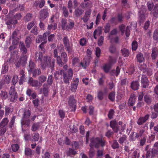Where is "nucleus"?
<instances>
[{"label":"nucleus","mask_w":158,"mask_h":158,"mask_svg":"<svg viewBox=\"0 0 158 158\" xmlns=\"http://www.w3.org/2000/svg\"><path fill=\"white\" fill-rule=\"evenodd\" d=\"M139 22L140 23L143 22L145 20V16L142 11H139Z\"/></svg>","instance_id":"72a5a7b5"},{"label":"nucleus","mask_w":158,"mask_h":158,"mask_svg":"<svg viewBox=\"0 0 158 158\" xmlns=\"http://www.w3.org/2000/svg\"><path fill=\"white\" fill-rule=\"evenodd\" d=\"M48 16V12L47 9H43L40 11L39 18L40 21H43Z\"/></svg>","instance_id":"f8f14e48"},{"label":"nucleus","mask_w":158,"mask_h":158,"mask_svg":"<svg viewBox=\"0 0 158 158\" xmlns=\"http://www.w3.org/2000/svg\"><path fill=\"white\" fill-rule=\"evenodd\" d=\"M121 52L123 56L125 57H128L129 55V51L126 48H124L122 49Z\"/></svg>","instance_id":"e433bc0d"},{"label":"nucleus","mask_w":158,"mask_h":158,"mask_svg":"<svg viewBox=\"0 0 158 158\" xmlns=\"http://www.w3.org/2000/svg\"><path fill=\"white\" fill-rule=\"evenodd\" d=\"M19 48L23 54H25L27 52V49L25 47L24 44L23 42H20Z\"/></svg>","instance_id":"412c9836"},{"label":"nucleus","mask_w":158,"mask_h":158,"mask_svg":"<svg viewBox=\"0 0 158 158\" xmlns=\"http://www.w3.org/2000/svg\"><path fill=\"white\" fill-rule=\"evenodd\" d=\"M31 122V120L30 118L22 119L21 120V124L22 130H23V127L24 125H26L27 127L30 126Z\"/></svg>","instance_id":"a211bd4d"},{"label":"nucleus","mask_w":158,"mask_h":158,"mask_svg":"<svg viewBox=\"0 0 158 158\" xmlns=\"http://www.w3.org/2000/svg\"><path fill=\"white\" fill-rule=\"evenodd\" d=\"M32 72V75L33 77H36L37 76L40 75L41 73V70L40 69H36L33 70Z\"/></svg>","instance_id":"a19ab883"},{"label":"nucleus","mask_w":158,"mask_h":158,"mask_svg":"<svg viewBox=\"0 0 158 158\" xmlns=\"http://www.w3.org/2000/svg\"><path fill=\"white\" fill-rule=\"evenodd\" d=\"M68 103L71 108V111H74L76 108V100L74 99V95L70 96L68 99Z\"/></svg>","instance_id":"0eeeda50"},{"label":"nucleus","mask_w":158,"mask_h":158,"mask_svg":"<svg viewBox=\"0 0 158 158\" xmlns=\"http://www.w3.org/2000/svg\"><path fill=\"white\" fill-rule=\"evenodd\" d=\"M61 59L63 63V65L64 64L68 61V57L67 54L65 52H62L61 54Z\"/></svg>","instance_id":"a878e982"},{"label":"nucleus","mask_w":158,"mask_h":158,"mask_svg":"<svg viewBox=\"0 0 158 158\" xmlns=\"http://www.w3.org/2000/svg\"><path fill=\"white\" fill-rule=\"evenodd\" d=\"M32 18V15L28 13L24 17V20L25 22H28L30 21Z\"/></svg>","instance_id":"5fc2aeb1"},{"label":"nucleus","mask_w":158,"mask_h":158,"mask_svg":"<svg viewBox=\"0 0 158 158\" xmlns=\"http://www.w3.org/2000/svg\"><path fill=\"white\" fill-rule=\"evenodd\" d=\"M25 43L27 47L29 48L31 43V38L29 36L27 37L25 40Z\"/></svg>","instance_id":"ea45409f"},{"label":"nucleus","mask_w":158,"mask_h":158,"mask_svg":"<svg viewBox=\"0 0 158 158\" xmlns=\"http://www.w3.org/2000/svg\"><path fill=\"white\" fill-rule=\"evenodd\" d=\"M63 13L65 17H68L69 15V12L66 7L63 6L62 7Z\"/></svg>","instance_id":"864d4df0"},{"label":"nucleus","mask_w":158,"mask_h":158,"mask_svg":"<svg viewBox=\"0 0 158 158\" xmlns=\"http://www.w3.org/2000/svg\"><path fill=\"white\" fill-rule=\"evenodd\" d=\"M110 22L112 24L116 25L118 23V20L117 18L115 17H112L110 20Z\"/></svg>","instance_id":"13d9d810"},{"label":"nucleus","mask_w":158,"mask_h":158,"mask_svg":"<svg viewBox=\"0 0 158 158\" xmlns=\"http://www.w3.org/2000/svg\"><path fill=\"white\" fill-rule=\"evenodd\" d=\"M84 11L81 9L77 7L74 11V15L76 17H79L84 13Z\"/></svg>","instance_id":"6ab92c4d"},{"label":"nucleus","mask_w":158,"mask_h":158,"mask_svg":"<svg viewBox=\"0 0 158 158\" xmlns=\"http://www.w3.org/2000/svg\"><path fill=\"white\" fill-rule=\"evenodd\" d=\"M125 25L123 24H122L119 27V28L123 35V33L125 31V34L126 36L127 37H128L129 36L130 34V29L131 28V27L128 26H127L126 28V31L125 30Z\"/></svg>","instance_id":"9b49d317"},{"label":"nucleus","mask_w":158,"mask_h":158,"mask_svg":"<svg viewBox=\"0 0 158 158\" xmlns=\"http://www.w3.org/2000/svg\"><path fill=\"white\" fill-rule=\"evenodd\" d=\"M9 122L7 118L3 119L0 123V135H3L6 131V125Z\"/></svg>","instance_id":"423d86ee"},{"label":"nucleus","mask_w":158,"mask_h":158,"mask_svg":"<svg viewBox=\"0 0 158 158\" xmlns=\"http://www.w3.org/2000/svg\"><path fill=\"white\" fill-rule=\"evenodd\" d=\"M48 85L47 84H44L43 85V94H44V96H47L48 93Z\"/></svg>","instance_id":"c9c22d12"},{"label":"nucleus","mask_w":158,"mask_h":158,"mask_svg":"<svg viewBox=\"0 0 158 158\" xmlns=\"http://www.w3.org/2000/svg\"><path fill=\"white\" fill-rule=\"evenodd\" d=\"M116 61L117 60L116 58L110 56L109 62L107 64L112 67L116 63Z\"/></svg>","instance_id":"4c0bfd02"},{"label":"nucleus","mask_w":158,"mask_h":158,"mask_svg":"<svg viewBox=\"0 0 158 158\" xmlns=\"http://www.w3.org/2000/svg\"><path fill=\"white\" fill-rule=\"evenodd\" d=\"M115 93L114 92L110 93L108 96V98L111 101H113L115 99Z\"/></svg>","instance_id":"bf43d9fd"},{"label":"nucleus","mask_w":158,"mask_h":158,"mask_svg":"<svg viewBox=\"0 0 158 158\" xmlns=\"http://www.w3.org/2000/svg\"><path fill=\"white\" fill-rule=\"evenodd\" d=\"M77 153L75 150L72 148H69L66 152V154L67 156L73 157Z\"/></svg>","instance_id":"7c9ffc66"},{"label":"nucleus","mask_w":158,"mask_h":158,"mask_svg":"<svg viewBox=\"0 0 158 158\" xmlns=\"http://www.w3.org/2000/svg\"><path fill=\"white\" fill-rule=\"evenodd\" d=\"M28 83L30 85L36 87H38L40 84V82L38 81L33 80L31 77L29 78L28 81Z\"/></svg>","instance_id":"dca6fc26"},{"label":"nucleus","mask_w":158,"mask_h":158,"mask_svg":"<svg viewBox=\"0 0 158 158\" xmlns=\"http://www.w3.org/2000/svg\"><path fill=\"white\" fill-rule=\"evenodd\" d=\"M105 143L106 141L101 138L97 137L94 139H91L89 145L91 148L89 152V158H93L95 155V151L93 148V146L98 148L100 145L102 147H103L105 145Z\"/></svg>","instance_id":"f257e3e1"},{"label":"nucleus","mask_w":158,"mask_h":158,"mask_svg":"<svg viewBox=\"0 0 158 158\" xmlns=\"http://www.w3.org/2000/svg\"><path fill=\"white\" fill-rule=\"evenodd\" d=\"M111 146L113 149H114L119 148V144L116 140H114L113 141Z\"/></svg>","instance_id":"3c124183"},{"label":"nucleus","mask_w":158,"mask_h":158,"mask_svg":"<svg viewBox=\"0 0 158 158\" xmlns=\"http://www.w3.org/2000/svg\"><path fill=\"white\" fill-rule=\"evenodd\" d=\"M151 14L153 15V18L155 19L158 18V8H154Z\"/></svg>","instance_id":"79ce46f5"},{"label":"nucleus","mask_w":158,"mask_h":158,"mask_svg":"<svg viewBox=\"0 0 158 158\" xmlns=\"http://www.w3.org/2000/svg\"><path fill=\"white\" fill-rule=\"evenodd\" d=\"M32 151L30 148H26L25 149V154L27 156H31L32 155Z\"/></svg>","instance_id":"58836bf2"},{"label":"nucleus","mask_w":158,"mask_h":158,"mask_svg":"<svg viewBox=\"0 0 158 158\" xmlns=\"http://www.w3.org/2000/svg\"><path fill=\"white\" fill-rule=\"evenodd\" d=\"M31 114V112L29 110L25 109L24 110L22 119H27L29 118Z\"/></svg>","instance_id":"393cba45"},{"label":"nucleus","mask_w":158,"mask_h":158,"mask_svg":"<svg viewBox=\"0 0 158 158\" xmlns=\"http://www.w3.org/2000/svg\"><path fill=\"white\" fill-rule=\"evenodd\" d=\"M149 115L147 114L144 116L140 117L138 120L137 124L139 125H142L149 118Z\"/></svg>","instance_id":"ddd939ff"},{"label":"nucleus","mask_w":158,"mask_h":158,"mask_svg":"<svg viewBox=\"0 0 158 158\" xmlns=\"http://www.w3.org/2000/svg\"><path fill=\"white\" fill-rule=\"evenodd\" d=\"M63 42L66 50L69 53H71L72 48L70 46L69 41L67 36H65L63 38Z\"/></svg>","instance_id":"9d476101"},{"label":"nucleus","mask_w":158,"mask_h":158,"mask_svg":"<svg viewBox=\"0 0 158 158\" xmlns=\"http://www.w3.org/2000/svg\"><path fill=\"white\" fill-rule=\"evenodd\" d=\"M62 27L63 30L66 29L67 25L66 19H63L61 21Z\"/></svg>","instance_id":"052dcab7"},{"label":"nucleus","mask_w":158,"mask_h":158,"mask_svg":"<svg viewBox=\"0 0 158 158\" xmlns=\"http://www.w3.org/2000/svg\"><path fill=\"white\" fill-rule=\"evenodd\" d=\"M53 82V77L52 75H50L48 76L47 82L48 85L50 86L52 85Z\"/></svg>","instance_id":"603ef678"},{"label":"nucleus","mask_w":158,"mask_h":158,"mask_svg":"<svg viewBox=\"0 0 158 158\" xmlns=\"http://www.w3.org/2000/svg\"><path fill=\"white\" fill-rule=\"evenodd\" d=\"M18 21L16 20H15L13 18H10L7 20L6 22V23L7 25H9L10 24H15L17 23Z\"/></svg>","instance_id":"c85d7f7f"},{"label":"nucleus","mask_w":158,"mask_h":158,"mask_svg":"<svg viewBox=\"0 0 158 158\" xmlns=\"http://www.w3.org/2000/svg\"><path fill=\"white\" fill-rule=\"evenodd\" d=\"M9 99L11 102H15L18 98V94L15 91V87L12 86L10 87L9 92Z\"/></svg>","instance_id":"39448f33"},{"label":"nucleus","mask_w":158,"mask_h":158,"mask_svg":"<svg viewBox=\"0 0 158 158\" xmlns=\"http://www.w3.org/2000/svg\"><path fill=\"white\" fill-rule=\"evenodd\" d=\"M70 131L72 133H75L77 132L78 129L77 127L75 125L72 126H70Z\"/></svg>","instance_id":"09e8293b"},{"label":"nucleus","mask_w":158,"mask_h":158,"mask_svg":"<svg viewBox=\"0 0 158 158\" xmlns=\"http://www.w3.org/2000/svg\"><path fill=\"white\" fill-rule=\"evenodd\" d=\"M136 135V132H132L130 135L129 137V140L130 141L134 142L136 140L137 138H138V136Z\"/></svg>","instance_id":"4be33fe9"},{"label":"nucleus","mask_w":158,"mask_h":158,"mask_svg":"<svg viewBox=\"0 0 158 158\" xmlns=\"http://www.w3.org/2000/svg\"><path fill=\"white\" fill-rule=\"evenodd\" d=\"M91 59H92L91 57L90 56H88L86 60H85V64H84L83 63L81 62L80 63V65L82 66V67L84 68L85 69L87 65L90 63Z\"/></svg>","instance_id":"2f4dec72"},{"label":"nucleus","mask_w":158,"mask_h":158,"mask_svg":"<svg viewBox=\"0 0 158 158\" xmlns=\"http://www.w3.org/2000/svg\"><path fill=\"white\" fill-rule=\"evenodd\" d=\"M147 140V136H143L139 141V145L140 146H143L145 144Z\"/></svg>","instance_id":"a18cd8bd"},{"label":"nucleus","mask_w":158,"mask_h":158,"mask_svg":"<svg viewBox=\"0 0 158 158\" xmlns=\"http://www.w3.org/2000/svg\"><path fill=\"white\" fill-rule=\"evenodd\" d=\"M61 75L62 76L63 78V81L66 84H69L73 76V72L72 69L70 68L67 71V75L65 71L63 70H60Z\"/></svg>","instance_id":"7ed1b4c3"},{"label":"nucleus","mask_w":158,"mask_h":158,"mask_svg":"<svg viewBox=\"0 0 158 158\" xmlns=\"http://www.w3.org/2000/svg\"><path fill=\"white\" fill-rule=\"evenodd\" d=\"M35 64L31 60H30L29 64L27 66V68L29 73H31L33 71V69L35 67Z\"/></svg>","instance_id":"f3484780"},{"label":"nucleus","mask_w":158,"mask_h":158,"mask_svg":"<svg viewBox=\"0 0 158 158\" xmlns=\"http://www.w3.org/2000/svg\"><path fill=\"white\" fill-rule=\"evenodd\" d=\"M120 69L119 66H117L116 68V69L112 70L110 73L111 75L113 76L115 75L117 77L118 76L120 73Z\"/></svg>","instance_id":"f704fd0d"},{"label":"nucleus","mask_w":158,"mask_h":158,"mask_svg":"<svg viewBox=\"0 0 158 158\" xmlns=\"http://www.w3.org/2000/svg\"><path fill=\"white\" fill-rule=\"evenodd\" d=\"M19 33V31L18 30L15 29L11 37L10 38V39L11 38H18L17 36L18 35Z\"/></svg>","instance_id":"680f3d73"},{"label":"nucleus","mask_w":158,"mask_h":158,"mask_svg":"<svg viewBox=\"0 0 158 158\" xmlns=\"http://www.w3.org/2000/svg\"><path fill=\"white\" fill-rule=\"evenodd\" d=\"M101 50L99 47H97L95 51V53L97 57L99 58L101 54Z\"/></svg>","instance_id":"338daca9"},{"label":"nucleus","mask_w":158,"mask_h":158,"mask_svg":"<svg viewBox=\"0 0 158 158\" xmlns=\"http://www.w3.org/2000/svg\"><path fill=\"white\" fill-rule=\"evenodd\" d=\"M127 139V137L126 136L123 135L122 137L119 138L118 139L119 143L121 144H123L124 142Z\"/></svg>","instance_id":"6e6d98bb"},{"label":"nucleus","mask_w":158,"mask_h":158,"mask_svg":"<svg viewBox=\"0 0 158 158\" xmlns=\"http://www.w3.org/2000/svg\"><path fill=\"white\" fill-rule=\"evenodd\" d=\"M158 155V142H156L154 144L151 151H148L146 153V158H153L156 155Z\"/></svg>","instance_id":"20e7f679"},{"label":"nucleus","mask_w":158,"mask_h":158,"mask_svg":"<svg viewBox=\"0 0 158 158\" xmlns=\"http://www.w3.org/2000/svg\"><path fill=\"white\" fill-rule=\"evenodd\" d=\"M138 48V43L136 41H133L132 43V49L133 51H135Z\"/></svg>","instance_id":"4d7b16f0"},{"label":"nucleus","mask_w":158,"mask_h":158,"mask_svg":"<svg viewBox=\"0 0 158 158\" xmlns=\"http://www.w3.org/2000/svg\"><path fill=\"white\" fill-rule=\"evenodd\" d=\"M47 79L46 77L43 75H41L40 76L38 77V80L39 81L40 83V85H41L42 83L44 82Z\"/></svg>","instance_id":"de8ad7c7"},{"label":"nucleus","mask_w":158,"mask_h":158,"mask_svg":"<svg viewBox=\"0 0 158 158\" xmlns=\"http://www.w3.org/2000/svg\"><path fill=\"white\" fill-rule=\"evenodd\" d=\"M40 127L39 123H35L32 125L31 130L33 131H36Z\"/></svg>","instance_id":"c03bdc74"},{"label":"nucleus","mask_w":158,"mask_h":158,"mask_svg":"<svg viewBox=\"0 0 158 158\" xmlns=\"http://www.w3.org/2000/svg\"><path fill=\"white\" fill-rule=\"evenodd\" d=\"M90 14V11H88L85 12L84 17L81 18V19L83 20V21L84 23H86L88 21Z\"/></svg>","instance_id":"bb28decb"},{"label":"nucleus","mask_w":158,"mask_h":158,"mask_svg":"<svg viewBox=\"0 0 158 158\" xmlns=\"http://www.w3.org/2000/svg\"><path fill=\"white\" fill-rule=\"evenodd\" d=\"M50 32L48 31L47 32L44 33L42 36L41 35H39L36 40V42L37 43H39L42 41H46L47 37L49 35Z\"/></svg>","instance_id":"1a4fd4ad"},{"label":"nucleus","mask_w":158,"mask_h":158,"mask_svg":"<svg viewBox=\"0 0 158 158\" xmlns=\"http://www.w3.org/2000/svg\"><path fill=\"white\" fill-rule=\"evenodd\" d=\"M110 26L108 23L106 24V25L104 27V31L105 33H107L109 32L110 30Z\"/></svg>","instance_id":"69168bd1"},{"label":"nucleus","mask_w":158,"mask_h":158,"mask_svg":"<svg viewBox=\"0 0 158 158\" xmlns=\"http://www.w3.org/2000/svg\"><path fill=\"white\" fill-rule=\"evenodd\" d=\"M144 101L148 104H151L152 101V96L149 94H147L144 95Z\"/></svg>","instance_id":"b1692460"},{"label":"nucleus","mask_w":158,"mask_h":158,"mask_svg":"<svg viewBox=\"0 0 158 158\" xmlns=\"http://www.w3.org/2000/svg\"><path fill=\"white\" fill-rule=\"evenodd\" d=\"M53 54L54 57L56 58L57 62L58 65L60 67L63 66V62L61 60L60 56H58V50L57 49H55L54 50Z\"/></svg>","instance_id":"4468645a"},{"label":"nucleus","mask_w":158,"mask_h":158,"mask_svg":"<svg viewBox=\"0 0 158 158\" xmlns=\"http://www.w3.org/2000/svg\"><path fill=\"white\" fill-rule=\"evenodd\" d=\"M140 69L141 70H143V73L147 74L148 76H150L153 74L152 71L150 69H146L145 68V69L144 68L142 69V68H141L140 67Z\"/></svg>","instance_id":"cd10ccee"},{"label":"nucleus","mask_w":158,"mask_h":158,"mask_svg":"<svg viewBox=\"0 0 158 158\" xmlns=\"http://www.w3.org/2000/svg\"><path fill=\"white\" fill-rule=\"evenodd\" d=\"M35 57L38 61H40L41 62L43 61V55L41 52H36L35 54Z\"/></svg>","instance_id":"473e14b6"},{"label":"nucleus","mask_w":158,"mask_h":158,"mask_svg":"<svg viewBox=\"0 0 158 158\" xmlns=\"http://www.w3.org/2000/svg\"><path fill=\"white\" fill-rule=\"evenodd\" d=\"M136 98L134 94H131L128 101V105L133 106L135 103Z\"/></svg>","instance_id":"aec40b11"},{"label":"nucleus","mask_w":158,"mask_h":158,"mask_svg":"<svg viewBox=\"0 0 158 158\" xmlns=\"http://www.w3.org/2000/svg\"><path fill=\"white\" fill-rule=\"evenodd\" d=\"M39 137L40 136L39 134L38 133H35L34 134L32 137V140L35 141H38L39 139Z\"/></svg>","instance_id":"774afa93"},{"label":"nucleus","mask_w":158,"mask_h":158,"mask_svg":"<svg viewBox=\"0 0 158 158\" xmlns=\"http://www.w3.org/2000/svg\"><path fill=\"white\" fill-rule=\"evenodd\" d=\"M74 26V23L73 22H69L68 23L66 29L69 30L72 29Z\"/></svg>","instance_id":"0e129e2a"},{"label":"nucleus","mask_w":158,"mask_h":158,"mask_svg":"<svg viewBox=\"0 0 158 158\" xmlns=\"http://www.w3.org/2000/svg\"><path fill=\"white\" fill-rule=\"evenodd\" d=\"M43 61L41 62V66L43 69L48 66L52 71L54 70L55 60L52 59L51 57L44 56L43 58Z\"/></svg>","instance_id":"f03ea898"},{"label":"nucleus","mask_w":158,"mask_h":158,"mask_svg":"<svg viewBox=\"0 0 158 158\" xmlns=\"http://www.w3.org/2000/svg\"><path fill=\"white\" fill-rule=\"evenodd\" d=\"M31 32L33 34L35 35H36L39 33V30L38 27L36 26H35L31 31Z\"/></svg>","instance_id":"8fccbe9b"},{"label":"nucleus","mask_w":158,"mask_h":158,"mask_svg":"<svg viewBox=\"0 0 158 158\" xmlns=\"http://www.w3.org/2000/svg\"><path fill=\"white\" fill-rule=\"evenodd\" d=\"M147 5L148 10L149 11H151L154 6V4L152 2H148L147 3Z\"/></svg>","instance_id":"e2e57ef3"},{"label":"nucleus","mask_w":158,"mask_h":158,"mask_svg":"<svg viewBox=\"0 0 158 158\" xmlns=\"http://www.w3.org/2000/svg\"><path fill=\"white\" fill-rule=\"evenodd\" d=\"M139 84L137 81H133L131 84V87L134 90H138L139 88Z\"/></svg>","instance_id":"5701e85b"},{"label":"nucleus","mask_w":158,"mask_h":158,"mask_svg":"<svg viewBox=\"0 0 158 158\" xmlns=\"http://www.w3.org/2000/svg\"><path fill=\"white\" fill-rule=\"evenodd\" d=\"M137 61L139 63H141L144 60L143 54L140 52L139 53L136 55Z\"/></svg>","instance_id":"c756f323"},{"label":"nucleus","mask_w":158,"mask_h":158,"mask_svg":"<svg viewBox=\"0 0 158 158\" xmlns=\"http://www.w3.org/2000/svg\"><path fill=\"white\" fill-rule=\"evenodd\" d=\"M111 67L107 63L105 64L103 67V69L106 73H108Z\"/></svg>","instance_id":"37998d69"},{"label":"nucleus","mask_w":158,"mask_h":158,"mask_svg":"<svg viewBox=\"0 0 158 158\" xmlns=\"http://www.w3.org/2000/svg\"><path fill=\"white\" fill-rule=\"evenodd\" d=\"M141 83L142 84V87L144 88H146L148 86V81L146 75H142L141 77Z\"/></svg>","instance_id":"2eb2a0df"},{"label":"nucleus","mask_w":158,"mask_h":158,"mask_svg":"<svg viewBox=\"0 0 158 158\" xmlns=\"http://www.w3.org/2000/svg\"><path fill=\"white\" fill-rule=\"evenodd\" d=\"M27 59L25 56L20 58L19 59L16 60L15 64L16 67L19 68L21 66L24 67L27 63Z\"/></svg>","instance_id":"6e6552de"},{"label":"nucleus","mask_w":158,"mask_h":158,"mask_svg":"<svg viewBox=\"0 0 158 158\" xmlns=\"http://www.w3.org/2000/svg\"><path fill=\"white\" fill-rule=\"evenodd\" d=\"M57 28V24L56 23L51 24L50 25H48V29L49 30H50L52 29L53 30H55Z\"/></svg>","instance_id":"49530a36"}]
</instances>
